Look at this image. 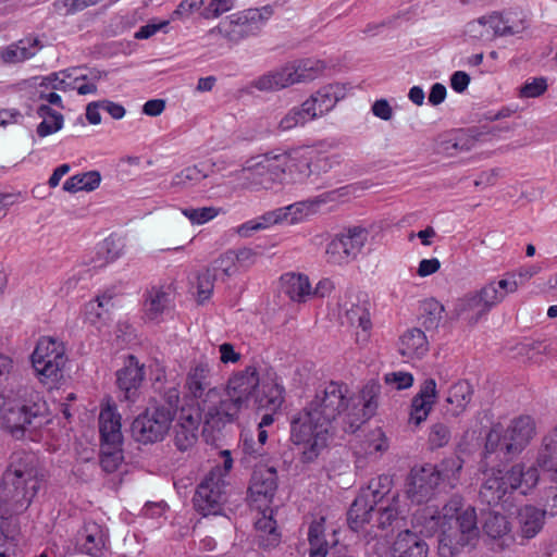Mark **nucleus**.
<instances>
[{
  "label": "nucleus",
  "mask_w": 557,
  "mask_h": 557,
  "mask_svg": "<svg viewBox=\"0 0 557 557\" xmlns=\"http://www.w3.org/2000/svg\"><path fill=\"white\" fill-rule=\"evenodd\" d=\"M381 384L368 382L361 391L362 408L350 406L346 384L330 382L317 388L313 399L290 421V441L305 463L314 461L326 448L333 424L341 421L344 432L355 433L376 411Z\"/></svg>",
  "instance_id": "obj_1"
},
{
  "label": "nucleus",
  "mask_w": 557,
  "mask_h": 557,
  "mask_svg": "<svg viewBox=\"0 0 557 557\" xmlns=\"http://www.w3.org/2000/svg\"><path fill=\"white\" fill-rule=\"evenodd\" d=\"M40 487L37 458L33 453L14 451L0 484V507L3 515L26 510Z\"/></svg>",
  "instance_id": "obj_2"
},
{
  "label": "nucleus",
  "mask_w": 557,
  "mask_h": 557,
  "mask_svg": "<svg viewBox=\"0 0 557 557\" xmlns=\"http://www.w3.org/2000/svg\"><path fill=\"white\" fill-rule=\"evenodd\" d=\"M442 533L438 536L441 557H455L466 547L475 545L479 539L475 508L465 505L460 495H454L443 506Z\"/></svg>",
  "instance_id": "obj_3"
},
{
  "label": "nucleus",
  "mask_w": 557,
  "mask_h": 557,
  "mask_svg": "<svg viewBox=\"0 0 557 557\" xmlns=\"http://www.w3.org/2000/svg\"><path fill=\"white\" fill-rule=\"evenodd\" d=\"M535 435V423L530 416L510 421L507 429L495 423L486 434L484 458L486 465L507 463L520 455Z\"/></svg>",
  "instance_id": "obj_4"
},
{
  "label": "nucleus",
  "mask_w": 557,
  "mask_h": 557,
  "mask_svg": "<svg viewBox=\"0 0 557 557\" xmlns=\"http://www.w3.org/2000/svg\"><path fill=\"white\" fill-rule=\"evenodd\" d=\"M46 409V403L32 388L21 387L14 397L0 394V426L21 438L44 423Z\"/></svg>",
  "instance_id": "obj_5"
},
{
  "label": "nucleus",
  "mask_w": 557,
  "mask_h": 557,
  "mask_svg": "<svg viewBox=\"0 0 557 557\" xmlns=\"http://www.w3.org/2000/svg\"><path fill=\"white\" fill-rule=\"evenodd\" d=\"M518 288L519 282L516 275L505 274L499 281H492L484 285L478 293L458 299L455 306L456 315L469 324H475L493 307L500 304L507 295L516 293Z\"/></svg>",
  "instance_id": "obj_6"
},
{
  "label": "nucleus",
  "mask_w": 557,
  "mask_h": 557,
  "mask_svg": "<svg viewBox=\"0 0 557 557\" xmlns=\"http://www.w3.org/2000/svg\"><path fill=\"white\" fill-rule=\"evenodd\" d=\"M121 414L113 406H106L99 413L100 466L108 472H114L123 461V434Z\"/></svg>",
  "instance_id": "obj_7"
},
{
  "label": "nucleus",
  "mask_w": 557,
  "mask_h": 557,
  "mask_svg": "<svg viewBox=\"0 0 557 557\" xmlns=\"http://www.w3.org/2000/svg\"><path fill=\"white\" fill-rule=\"evenodd\" d=\"M272 13L273 11L270 7L248 9L234 13L222 21L216 27L211 28L207 36L215 37L220 35L232 44H238L248 37L257 36Z\"/></svg>",
  "instance_id": "obj_8"
},
{
  "label": "nucleus",
  "mask_w": 557,
  "mask_h": 557,
  "mask_svg": "<svg viewBox=\"0 0 557 557\" xmlns=\"http://www.w3.org/2000/svg\"><path fill=\"white\" fill-rule=\"evenodd\" d=\"M321 70L320 61L299 60L259 76L251 85L260 91H275L297 83L310 82Z\"/></svg>",
  "instance_id": "obj_9"
},
{
  "label": "nucleus",
  "mask_w": 557,
  "mask_h": 557,
  "mask_svg": "<svg viewBox=\"0 0 557 557\" xmlns=\"http://www.w3.org/2000/svg\"><path fill=\"white\" fill-rule=\"evenodd\" d=\"M230 496V483L221 468L210 471L198 484L193 497L195 509L202 516L219 515Z\"/></svg>",
  "instance_id": "obj_10"
},
{
  "label": "nucleus",
  "mask_w": 557,
  "mask_h": 557,
  "mask_svg": "<svg viewBox=\"0 0 557 557\" xmlns=\"http://www.w3.org/2000/svg\"><path fill=\"white\" fill-rule=\"evenodd\" d=\"M212 368L207 361L199 360L189 366L182 392L186 409L200 412L203 400L215 396L218 387L212 385Z\"/></svg>",
  "instance_id": "obj_11"
},
{
  "label": "nucleus",
  "mask_w": 557,
  "mask_h": 557,
  "mask_svg": "<svg viewBox=\"0 0 557 557\" xmlns=\"http://www.w3.org/2000/svg\"><path fill=\"white\" fill-rule=\"evenodd\" d=\"M66 360L63 343L52 337H41L32 354L33 367L42 382H58Z\"/></svg>",
  "instance_id": "obj_12"
},
{
  "label": "nucleus",
  "mask_w": 557,
  "mask_h": 557,
  "mask_svg": "<svg viewBox=\"0 0 557 557\" xmlns=\"http://www.w3.org/2000/svg\"><path fill=\"white\" fill-rule=\"evenodd\" d=\"M173 419L172 410L164 405L147 408L132 423L133 437L144 444L162 441Z\"/></svg>",
  "instance_id": "obj_13"
},
{
  "label": "nucleus",
  "mask_w": 557,
  "mask_h": 557,
  "mask_svg": "<svg viewBox=\"0 0 557 557\" xmlns=\"http://www.w3.org/2000/svg\"><path fill=\"white\" fill-rule=\"evenodd\" d=\"M288 157L286 151L276 149L259 157L249 169L251 181L264 189H272L276 184L287 183Z\"/></svg>",
  "instance_id": "obj_14"
},
{
  "label": "nucleus",
  "mask_w": 557,
  "mask_h": 557,
  "mask_svg": "<svg viewBox=\"0 0 557 557\" xmlns=\"http://www.w3.org/2000/svg\"><path fill=\"white\" fill-rule=\"evenodd\" d=\"M369 237L362 226H351L338 233L327 245V261L334 264L348 263L361 252Z\"/></svg>",
  "instance_id": "obj_15"
},
{
  "label": "nucleus",
  "mask_w": 557,
  "mask_h": 557,
  "mask_svg": "<svg viewBox=\"0 0 557 557\" xmlns=\"http://www.w3.org/2000/svg\"><path fill=\"white\" fill-rule=\"evenodd\" d=\"M239 397L228 396L226 389L220 387L215 391V396L203 400V406L200 409V416L205 417L206 423L212 428H220L225 423L233 422L243 408H246L239 403Z\"/></svg>",
  "instance_id": "obj_16"
},
{
  "label": "nucleus",
  "mask_w": 557,
  "mask_h": 557,
  "mask_svg": "<svg viewBox=\"0 0 557 557\" xmlns=\"http://www.w3.org/2000/svg\"><path fill=\"white\" fill-rule=\"evenodd\" d=\"M499 465L503 463L486 465L485 458L482 459L484 482L480 488V498L490 506L498 505L508 493L515 491L508 471L503 473Z\"/></svg>",
  "instance_id": "obj_17"
},
{
  "label": "nucleus",
  "mask_w": 557,
  "mask_h": 557,
  "mask_svg": "<svg viewBox=\"0 0 557 557\" xmlns=\"http://www.w3.org/2000/svg\"><path fill=\"white\" fill-rule=\"evenodd\" d=\"M438 478V473L431 463L411 469L407 481L408 498L416 504L429 502L441 486Z\"/></svg>",
  "instance_id": "obj_18"
},
{
  "label": "nucleus",
  "mask_w": 557,
  "mask_h": 557,
  "mask_svg": "<svg viewBox=\"0 0 557 557\" xmlns=\"http://www.w3.org/2000/svg\"><path fill=\"white\" fill-rule=\"evenodd\" d=\"M145 379V366L134 355H128L123 368L116 372V384L123 398L135 403Z\"/></svg>",
  "instance_id": "obj_19"
},
{
  "label": "nucleus",
  "mask_w": 557,
  "mask_h": 557,
  "mask_svg": "<svg viewBox=\"0 0 557 557\" xmlns=\"http://www.w3.org/2000/svg\"><path fill=\"white\" fill-rule=\"evenodd\" d=\"M259 385L260 379L257 368L249 366L230 376L225 389L228 396L231 395L236 399L239 397V403L248 407L250 401H255Z\"/></svg>",
  "instance_id": "obj_20"
},
{
  "label": "nucleus",
  "mask_w": 557,
  "mask_h": 557,
  "mask_svg": "<svg viewBox=\"0 0 557 557\" xmlns=\"http://www.w3.org/2000/svg\"><path fill=\"white\" fill-rule=\"evenodd\" d=\"M307 540L309 557H326L332 549H336L338 544L336 530L327 531L324 517L310 522Z\"/></svg>",
  "instance_id": "obj_21"
},
{
  "label": "nucleus",
  "mask_w": 557,
  "mask_h": 557,
  "mask_svg": "<svg viewBox=\"0 0 557 557\" xmlns=\"http://www.w3.org/2000/svg\"><path fill=\"white\" fill-rule=\"evenodd\" d=\"M108 532L99 523L87 521L78 532L77 545L79 552L90 557H102L108 549Z\"/></svg>",
  "instance_id": "obj_22"
},
{
  "label": "nucleus",
  "mask_w": 557,
  "mask_h": 557,
  "mask_svg": "<svg viewBox=\"0 0 557 557\" xmlns=\"http://www.w3.org/2000/svg\"><path fill=\"white\" fill-rule=\"evenodd\" d=\"M482 528L484 534L496 542L499 552L509 548L513 543L511 523L504 513L494 510L484 512Z\"/></svg>",
  "instance_id": "obj_23"
},
{
  "label": "nucleus",
  "mask_w": 557,
  "mask_h": 557,
  "mask_svg": "<svg viewBox=\"0 0 557 557\" xmlns=\"http://www.w3.org/2000/svg\"><path fill=\"white\" fill-rule=\"evenodd\" d=\"M200 420V412L188 410L185 406L181 407L173 440L174 445L178 450L186 451L196 444Z\"/></svg>",
  "instance_id": "obj_24"
},
{
  "label": "nucleus",
  "mask_w": 557,
  "mask_h": 557,
  "mask_svg": "<svg viewBox=\"0 0 557 557\" xmlns=\"http://www.w3.org/2000/svg\"><path fill=\"white\" fill-rule=\"evenodd\" d=\"M277 488V473L274 467H258L255 469L249 493L252 500L258 502L263 498L271 502Z\"/></svg>",
  "instance_id": "obj_25"
},
{
  "label": "nucleus",
  "mask_w": 557,
  "mask_h": 557,
  "mask_svg": "<svg viewBox=\"0 0 557 557\" xmlns=\"http://www.w3.org/2000/svg\"><path fill=\"white\" fill-rule=\"evenodd\" d=\"M346 96V88L344 85L338 83L329 84L317 90L309 99L305 102H311V116L313 119L324 113L330 112L336 103L344 99Z\"/></svg>",
  "instance_id": "obj_26"
},
{
  "label": "nucleus",
  "mask_w": 557,
  "mask_h": 557,
  "mask_svg": "<svg viewBox=\"0 0 557 557\" xmlns=\"http://www.w3.org/2000/svg\"><path fill=\"white\" fill-rule=\"evenodd\" d=\"M370 311L371 302L366 295L349 297L343 304V317L350 325L360 327L364 333L372 327Z\"/></svg>",
  "instance_id": "obj_27"
},
{
  "label": "nucleus",
  "mask_w": 557,
  "mask_h": 557,
  "mask_svg": "<svg viewBox=\"0 0 557 557\" xmlns=\"http://www.w3.org/2000/svg\"><path fill=\"white\" fill-rule=\"evenodd\" d=\"M391 554L392 557H428L429 545L420 535L407 529L396 536Z\"/></svg>",
  "instance_id": "obj_28"
},
{
  "label": "nucleus",
  "mask_w": 557,
  "mask_h": 557,
  "mask_svg": "<svg viewBox=\"0 0 557 557\" xmlns=\"http://www.w3.org/2000/svg\"><path fill=\"white\" fill-rule=\"evenodd\" d=\"M398 352L407 359H422L430 349L425 333L419 327L406 330L398 339Z\"/></svg>",
  "instance_id": "obj_29"
},
{
  "label": "nucleus",
  "mask_w": 557,
  "mask_h": 557,
  "mask_svg": "<svg viewBox=\"0 0 557 557\" xmlns=\"http://www.w3.org/2000/svg\"><path fill=\"white\" fill-rule=\"evenodd\" d=\"M492 23H494V27L498 32V37L519 35L529 26L527 14L519 9L493 12Z\"/></svg>",
  "instance_id": "obj_30"
},
{
  "label": "nucleus",
  "mask_w": 557,
  "mask_h": 557,
  "mask_svg": "<svg viewBox=\"0 0 557 557\" xmlns=\"http://www.w3.org/2000/svg\"><path fill=\"white\" fill-rule=\"evenodd\" d=\"M42 48L37 37H25L0 50V58L5 64L25 62L35 57Z\"/></svg>",
  "instance_id": "obj_31"
},
{
  "label": "nucleus",
  "mask_w": 557,
  "mask_h": 557,
  "mask_svg": "<svg viewBox=\"0 0 557 557\" xmlns=\"http://www.w3.org/2000/svg\"><path fill=\"white\" fill-rule=\"evenodd\" d=\"M284 386L276 379L268 377L260 382L253 404L258 409L275 412L284 401Z\"/></svg>",
  "instance_id": "obj_32"
},
{
  "label": "nucleus",
  "mask_w": 557,
  "mask_h": 557,
  "mask_svg": "<svg viewBox=\"0 0 557 557\" xmlns=\"http://www.w3.org/2000/svg\"><path fill=\"white\" fill-rule=\"evenodd\" d=\"M442 517L443 509L440 511L431 506L418 509L412 516L411 531L424 537H431L437 531L442 533Z\"/></svg>",
  "instance_id": "obj_33"
},
{
  "label": "nucleus",
  "mask_w": 557,
  "mask_h": 557,
  "mask_svg": "<svg viewBox=\"0 0 557 557\" xmlns=\"http://www.w3.org/2000/svg\"><path fill=\"white\" fill-rule=\"evenodd\" d=\"M286 157L287 184L305 182L312 173L310 152L304 148H295L286 151Z\"/></svg>",
  "instance_id": "obj_34"
},
{
  "label": "nucleus",
  "mask_w": 557,
  "mask_h": 557,
  "mask_svg": "<svg viewBox=\"0 0 557 557\" xmlns=\"http://www.w3.org/2000/svg\"><path fill=\"white\" fill-rule=\"evenodd\" d=\"M546 510L533 505H525L518 511L519 533L522 539L535 537L545 524Z\"/></svg>",
  "instance_id": "obj_35"
},
{
  "label": "nucleus",
  "mask_w": 557,
  "mask_h": 557,
  "mask_svg": "<svg viewBox=\"0 0 557 557\" xmlns=\"http://www.w3.org/2000/svg\"><path fill=\"white\" fill-rule=\"evenodd\" d=\"M171 293L164 287L153 286L145 294L144 317L148 321L159 322L162 314L170 308Z\"/></svg>",
  "instance_id": "obj_36"
},
{
  "label": "nucleus",
  "mask_w": 557,
  "mask_h": 557,
  "mask_svg": "<svg viewBox=\"0 0 557 557\" xmlns=\"http://www.w3.org/2000/svg\"><path fill=\"white\" fill-rule=\"evenodd\" d=\"M260 517L256 519L255 530L259 546L263 548H273L281 541V534L277 531L276 521L272 517V510L259 512Z\"/></svg>",
  "instance_id": "obj_37"
},
{
  "label": "nucleus",
  "mask_w": 557,
  "mask_h": 557,
  "mask_svg": "<svg viewBox=\"0 0 557 557\" xmlns=\"http://www.w3.org/2000/svg\"><path fill=\"white\" fill-rule=\"evenodd\" d=\"M376 505L360 492L347 512V521L351 530L358 532L366 523H370Z\"/></svg>",
  "instance_id": "obj_38"
},
{
  "label": "nucleus",
  "mask_w": 557,
  "mask_h": 557,
  "mask_svg": "<svg viewBox=\"0 0 557 557\" xmlns=\"http://www.w3.org/2000/svg\"><path fill=\"white\" fill-rule=\"evenodd\" d=\"M282 290L290 300L304 302L311 296L309 277L300 273H285L281 276Z\"/></svg>",
  "instance_id": "obj_39"
},
{
  "label": "nucleus",
  "mask_w": 557,
  "mask_h": 557,
  "mask_svg": "<svg viewBox=\"0 0 557 557\" xmlns=\"http://www.w3.org/2000/svg\"><path fill=\"white\" fill-rule=\"evenodd\" d=\"M473 394L472 385L468 381H458L454 383L446 397V403L450 406L447 412L451 417H458L465 412L467 406L471 401Z\"/></svg>",
  "instance_id": "obj_40"
},
{
  "label": "nucleus",
  "mask_w": 557,
  "mask_h": 557,
  "mask_svg": "<svg viewBox=\"0 0 557 557\" xmlns=\"http://www.w3.org/2000/svg\"><path fill=\"white\" fill-rule=\"evenodd\" d=\"M324 199L315 197L278 208L283 223L296 224L314 213Z\"/></svg>",
  "instance_id": "obj_41"
},
{
  "label": "nucleus",
  "mask_w": 557,
  "mask_h": 557,
  "mask_svg": "<svg viewBox=\"0 0 557 557\" xmlns=\"http://www.w3.org/2000/svg\"><path fill=\"white\" fill-rule=\"evenodd\" d=\"M393 480L388 475H379L370 480L367 487L360 490V493L370 499L374 505L386 504L391 502L392 495H398L392 491Z\"/></svg>",
  "instance_id": "obj_42"
},
{
  "label": "nucleus",
  "mask_w": 557,
  "mask_h": 557,
  "mask_svg": "<svg viewBox=\"0 0 557 557\" xmlns=\"http://www.w3.org/2000/svg\"><path fill=\"white\" fill-rule=\"evenodd\" d=\"M557 465V428L548 432L542 440L537 451L535 466L543 472L552 470Z\"/></svg>",
  "instance_id": "obj_43"
},
{
  "label": "nucleus",
  "mask_w": 557,
  "mask_h": 557,
  "mask_svg": "<svg viewBox=\"0 0 557 557\" xmlns=\"http://www.w3.org/2000/svg\"><path fill=\"white\" fill-rule=\"evenodd\" d=\"M438 473L440 485L454 488L459 482L463 460L459 456H450L443 459L438 465H433Z\"/></svg>",
  "instance_id": "obj_44"
},
{
  "label": "nucleus",
  "mask_w": 557,
  "mask_h": 557,
  "mask_svg": "<svg viewBox=\"0 0 557 557\" xmlns=\"http://www.w3.org/2000/svg\"><path fill=\"white\" fill-rule=\"evenodd\" d=\"M539 467L524 469L523 465L517 463L508 471L513 490L522 488V494L534 487L539 482Z\"/></svg>",
  "instance_id": "obj_45"
},
{
  "label": "nucleus",
  "mask_w": 557,
  "mask_h": 557,
  "mask_svg": "<svg viewBox=\"0 0 557 557\" xmlns=\"http://www.w3.org/2000/svg\"><path fill=\"white\" fill-rule=\"evenodd\" d=\"M37 114L42 119L36 129L39 137L54 134L62 128L63 115L51 109L48 104L39 106Z\"/></svg>",
  "instance_id": "obj_46"
},
{
  "label": "nucleus",
  "mask_w": 557,
  "mask_h": 557,
  "mask_svg": "<svg viewBox=\"0 0 557 557\" xmlns=\"http://www.w3.org/2000/svg\"><path fill=\"white\" fill-rule=\"evenodd\" d=\"M376 520L375 525L377 529L385 531L393 528L398 521L400 516L399 510V496L392 495L391 502L386 504L377 505L375 508Z\"/></svg>",
  "instance_id": "obj_47"
},
{
  "label": "nucleus",
  "mask_w": 557,
  "mask_h": 557,
  "mask_svg": "<svg viewBox=\"0 0 557 557\" xmlns=\"http://www.w3.org/2000/svg\"><path fill=\"white\" fill-rule=\"evenodd\" d=\"M276 224H283L278 208L268 211L253 220L245 222L238 227L237 233L243 237H248L253 232L265 230Z\"/></svg>",
  "instance_id": "obj_48"
},
{
  "label": "nucleus",
  "mask_w": 557,
  "mask_h": 557,
  "mask_svg": "<svg viewBox=\"0 0 557 557\" xmlns=\"http://www.w3.org/2000/svg\"><path fill=\"white\" fill-rule=\"evenodd\" d=\"M101 175L98 171H89L83 174H76L67 178L63 184V190L67 193H77L81 190L92 191L99 187Z\"/></svg>",
  "instance_id": "obj_49"
},
{
  "label": "nucleus",
  "mask_w": 557,
  "mask_h": 557,
  "mask_svg": "<svg viewBox=\"0 0 557 557\" xmlns=\"http://www.w3.org/2000/svg\"><path fill=\"white\" fill-rule=\"evenodd\" d=\"M466 35L478 40H492L498 37V32L492 23V13L471 21L466 25Z\"/></svg>",
  "instance_id": "obj_50"
},
{
  "label": "nucleus",
  "mask_w": 557,
  "mask_h": 557,
  "mask_svg": "<svg viewBox=\"0 0 557 557\" xmlns=\"http://www.w3.org/2000/svg\"><path fill=\"white\" fill-rule=\"evenodd\" d=\"M444 306L434 298L421 305L420 323L426 331L436 330L443 319Z\"/></svg>",
  "instance_id": "obj_51"
},
{
  "label": "nucleus",
  "mask_w": 557,
  "mask_h": 557,
  "mask_svg": "<svg viewBox=\"0 0 557 557\" xmlns=\"http://www.w3.org/2000/svg\"><path fill=\"white\" fill-rule=\"evenodd\" d=\"M438 393L436 388V382L434 379H426L420 385L419 392L411 400V406L417 409H425L426 412H431L433 406L436 403Z\"/></svg>",
  "instance_id": "obj_52"
},
{
  "label": "nucleus",
  "mask_w": 557,
  "mask_h": 557,
  "mask_svg": "<svg viewBox=\"0 0 557 557\" xmlns=\"http://www.w3.org/2000/svg\"><path fill=\"white\" fill-rule=\"evenodd\" d=\"M310 102H302L300 107L292 108L280 121L278 128L281 131H289L298 125H304L308 121L313 120L310 114Z\"/></svg>",
  "instance_id": "obj_53"
},
{
  "label": "nucleus",
  "mask_w": 557,
  "mask_h": 557,
  "mask_svg": "<svg viewBox=\"0 0 557 557\" xmlns=\"http://www.w3.org/2000/svg\"><path fill=\"white\" fill-rule=\"evenodd\" d=\"M112 299V293L106 292L97 296L95 300L87 302L85 305L86 319L91 324H97L103 319V314L108 312L111 307H113Z\"/></svg>",
  "instance_id": "obj_54"
},
{
  "label": "nucleus",
  "mask_w": 557,
  "mask_h": 557,
  "mask_svg": "<svg viewBox=\"0 0 557 557\" xmlns=\"http://www.w3.org/2000/svg\"><path fill=\"white\" fill-rule=\"evenodd\" d=\"M450 440L451 429L447 423L438 421L430 426L428 445L432 450L447 446Z\"/></svg>",
  "instance_id": "obj_55"
},
{
  "label": "nucleus",
  "mask_w": 557,
  "mask_h": 557,
  "mask_svg": "<svg viewBox=\"0 0 557 557\" xmlns=\"http://www.w3.org/2000/svg\"><path fill=\"white\" fill-rule=\"evenodd\" d=\"M207 176L208 174L198 165L187 166L173 176L171 186L180 188L189 187L201 182Z\"/></svg>",
  "instance_id": "obj_56"
},
{
  "label": "nucleus",
  "mask_w": 557,
  "mask_h": 557,
  "mask_svg": "<svg viewBox=\"0 0 557 557\" xmlns=\"http://www.w3.org/2000/svg\"><path fill=\"white\" fill-rule=\"evenodd\" d=\"M154 389L161 395L162 399L165 401V409L172 410V416L174 417L175 411L178 409L180 404V391L175 384H159V379L153 384Z\"/></svg>",
  "instance_id": "obj_57"
},
{
  "label": "nucleus",
  "mask_w": 557,
  "mask_h": 557,
  "mask_svg": "<svg viewBox=\"0 0 557 557\" xmlns=\"http://www.w3.org/2000/svg\"><path fill=\"white\" fill-rule=\"evenodd\" d=\"M182 213L193 224L201 225L213 220L218 215L219 210L214 207L184 208Z\"/></svg>",
  "instance_id": "obj_58"
},
{
  "label": "nucleus",
  "mask_w": 557,
  "mask_h": 557,
  "mask_svg": "<svg viewBox=\"0 0 557 557\" xmlns=\"http://www.w3.org/2000/svg\"><path fill=\"white\" fill-rule=\"evenodd\" d=\"M547 79L545 77H532L525 81V83L519 89L520 98H536L543 95L547 90Z\"/></svg>",
  "instance_id": "obj_59"
},
{
  "label": "nucleus",
  "mask_w": 557,
  "mask_h": 557,
  "mask_svg": "<svg viewBox=\"0 0 557 557\" xmlns=\"http://www.w3.org/2000/svg\"><path fill=\"white\" fill-rule=\"evenodd\" d=\"M388 448V443L385 434L381 429L372 431L364 441V453L372 455L375 453H383Z\"/></svg>",
  "instance_id": "obj_60"
},
{
  "label": "nucleus",
  "mask_w": 557,
  "mask_h": 557,
  "mask_svg": "<svg viewBox=\"0 0 557 557\" xmlns=\"http://www.w3.org/2000/svg\"><path fill=\"white\" fill-rule=\"evenodd\" d=\"M240 448L245 456L257 459L264 454L262 445L255 440L253 435L247 431L240 434Z\"/></svg>",
  "instance_id": "obj_61"
},
{
  "label": "nucleus",
  "mask_w": 557,
  "mask_h": 557,
  "mask_svg": "<svg viewBox=\"0 0 557 557\" xmlns=\"http://www.w3.org/2000/svg\"><path fill=\"white\" fill-rule=\"evenodd\" d=\"M384 382L386 385L392 386L397 391H401L412 386L413 376L409 372L396 371L386 373L384 375Z\"/></svg>",
  "instance_id": "obj_62"
},
{
  "label": "nucleus",
  "mask_w": 557,
  "mask_h": 557,
  "mask_svg": "<svg viewBox=\"0 0 557 557\" xmlns=\"http://www.w3.org/2000/svg\"><path fill=\"white\" fill-rule=\"evenodd\" d=\"M213 276L211 275L209 270L198 275L197 295L199 304H203L206 300L210 298L213 290Z\"/></svg>",
  "instance_id": "obj_63"
},
{
  "label": "nucleus",
  "mask_w": 557,
  "mask_h": 557,
  "mask_svg": "<svg viewBox=\"0 0 557 557\" xmlns=\"http://www.w3.org/2000/svg\"><path fill=\"white\" fill-rule=\"evenodd\" d=\"M470 139L466 137H455L441 141L440 150L448 156H455L458 151L470 149Z\"/></svg>",
  "instance_id": "obj_64"
}]
</instances>
